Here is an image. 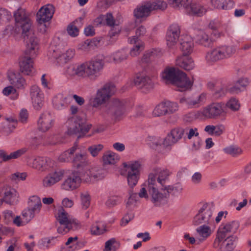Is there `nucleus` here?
I'll return each instance as SVG.
<instances>
[{
  "instance_id": "a19ab883",
  "label": "nucleus",
  "mask_w": 251,
  "mask_h": 251,
  "mask_svg": "<svg viewBox=\"0 0 251 251\" xmlns=\"http://www.w3.org/2000/svg\"><path fill=\"white\" fill-rule=\"evenodd\" d=\"M77 149V145H75L69 150L61 153L58 157L60 162H68L72 160V156L74 154Z\"/></svg>"
},
{
  "instance_id": "9d476101",
  "label": "nucleus",
  "mask_w": 251,
  "mask_h": 251,
  "mask_svg": "<svg viewBox=\"0 0 251 251\" xmlns=\"http://www.w3.org/2000/svg\"><path fill=\"white\" fill-rule=\"evenodd\" d=\"M86 76L95 80L100 75L103 69L104 61L102 56H97L90 61L84 62Z\"/></svg>"
},
{
  "instance_id": "f704fd0d",
  "label": "nucleus",
  "mask_w": 251,
  "mask_h": 251,
  "mask_svg": "<svg viewBox=\"0 0 251 251\" xmlns=\"http://www.w3.org/2000/svg\"><path fill=\"white\" fill-rule=\"evenodd\" d=\"M42 203L40 198L37 196L31 197L28 201V208L34 214L39 213Z\"/></svg>"
},
{
  "instance_id": "c03bdc74",
  "label": "nucleus",
  "mask_w": 251,
  "mask_h": 251,
  "mask_svg": "<svg viewBox=\"0 0 251 251\" xmlns=\"http://www.w3.org/2000/svg\"><path fill=\"white\" fill-rule=\"evenodd\" d=\"M166 114H167V110L165 102H162L157 104L152 112V115L154 117L162 116Z\"/></svg>"
},
{
  "instance_id": "7ed1b4c3",
  "label": "nucleus",
  "mask_w": 251,
  "mask_h": 251,
  "mask_svg": "<svg viewBox=\"0 0 251 251\" xmlns=\"http://www.w3.org/2000/svg\"><path fill=\"white\" fill-rule=\"evenodd\" d=\"M63 44L60 41V37L55 36L50 46L48 55L50 58H53L58 62L64 63L73 58L75 54L73 49L67 50L65 53H62Z\"/></svg>"
},
{
  "instance_id": "13d9d810",
  "label": "nucleus",
  "mask_w": 251,
  "mask_h": 251,
  "mask_svg": "<svg viewBox=\"0 0 251 251\" xmlns=\"http://www.w3.org/2000/svg\"><path fill=\"white\" fill-rule=\"evenodd\" d=\"M12 17L10 11L5 8H0V20L4 22H9L12 19Z\"/></svg>"
},
{
  "instance_id": "49530a36",
  "label": "nucleus",
  "mask_w": 251,
  "mask_h": 251,
  "mask_svg": "<svg viewBox=\"0 0 251 251\" xmlns=\"http://www.w3.org/2000/svg\"><path fill=\"white\" fill-rule=\"evenodd\" d=\"M48 160L46 158L41 157H38L33 159L32 163V167L37 170H41L46 168Z\"/></svg>"
},
{
  "instance_id": "5701e85b",
  "label": "nucleus",
  "mask_w": 251,
  "mask_h": 251,
  "mask_svg": "<svg viewBox=\"0 0 251 251\" xmlns=\"http://www.w3.org/2000/svg\"><path fill=\"white\" fill-rule=\"evenodd\" d=\"M65 171L58 169L49 173L43 180V185L45 187H50L60 181L64 176Z\"/></svg>"
},
{
  "instance_id": "39448f33",
  "label": "nucleus",
  "mask_w": 251,
  "mask_h": 251,
  "mask_svg": "<svg viewBox=\"0 0 251 251\" xmlns=\"http://www.w3.org/2000/svg\"><path fill=\"white\" fill-rule=\"evenodd\" d=\"M67 132L70 135H77L81 138L90 130L91 125H86L85 119L79 116H74L70 118L67 122Z\"/></svg>"
},
{
  "instance_id": "cd10ccee",
  "label": "nucleus",
  "mask_w": 251,
  "mask_h": 251,
  "mask_svg": "<svg viewBox=\"0 0 251 251\" xmlns=\"http://www.w3.org/2000/svg\"><path fill=\"white\" fill-rule=\"evenodd\" d=\"M66 74L70 77H87L84 62L79 65L70 66L66 70Z\"/></svg>"
},
{
  "instance_id": "052dcab7",
  "label": "nucleus",
  "mask_w": 251,
  "mask_h": 251,
  "mask_svg": "<svg viewBox=\"0 0 251 251\" xmlns=\"http://www.w3.org/2000/svg\"><path fill=\"white\" fill-rule=\"evenodd\" d=\"M103 148V146L101 144L94 145L89 147L88 150L93 157H95L98 155Z\"/></svg>"
},
{
  "instance_id": "c85d7f7f",
  "label": "nucleus",
  "mask_w": 251,
  "mask_h": 251,
  "mask_svg": "<svg viewBox=\"0 0 251 251\" xmlns=\"http://www.w3.org/2000/svg\"><path fill=\"white\" fill-rule=\"evenodd\" d=\"M157 177V182L161 187L166 186V183L169 180V177L171 172L167 169H161L160 168H154L153 170Z\"/></svg>"
},
{
  "instance_id": "1a4fd4ad",
  "label": "nucleus",
  "mask_w": 251,
  "mask_h": 251,
  "mask_svg": "<svg viewBox=\"0 0 251 251\" xmlns=\"http://www.w3.org/2000/svg\"><path fill=\"white\" fill-rule=\"evenodd\" d=\"M116 91L115 86L112 83H107L99 89L95 98L90 100L93 107H97L105 103Z\"/></svg>"
},
{
  "instance_id": "c756f323",
  "label": "nucleus",
  "mask_w": 251,
  "mask_h": 251,
  "mask_svg": "<svg viewBox=\"0 0 251 251\" xmlns=\"http://www.w3.org/2000/svg\"><path fill=\"white\" fill-rule=\"evenodd\" d=\"M176 65L186 70L190 71L194 68V62L189 55H181L176 60Z\"/></svg>"
},
{
  "instance_id": "b1692460",
  "label": "nucleus",
  "mask_w": 251,
  "mask_h": 251,
  "mask_svg": "<svg viewBox=\"0 0 251 251\" xmlns=\"http://www.w3.org/2000/svg\"><path fill=\"white\" fill-rule=\"evenodd\" d=\"M180 50L182 52V55H189L194 49L193 38L188 34L182 32L180 38Z\"/></svg>"
},
{
  "instance_id": "69168bd1",
  "label": "nucleus",
  "mask_w": 251,
  "mask_h": 251,
  "mask_svg": "<svg viewBox=\"0 0 251 251\" xmlns=\"http://www.w3.org/2000/svg\"><path fill=\"white\" fill-rule=\"evenodd\" d=\"M130 195L126 203V206H130L135 203L138 201L139 197L136 193H133L132 190L129 191Z\"/></svg>"
},
{
  "instance_id": "f8f14e48",
  "label": "nucleus",
  "mask_w": 251,
  "mask_h": 251,
  "mask_svg": "<svg viewBox=\"0 0 251 251\" xmlns=\"http://www.w3.org/2000/svg\"><path fill=\"white\" fill-rule=\"evenodd\" d=\"M127 173V180L130 188H133L137 183L140 177V170L142 166L139 161H131L128 163L125 162L123 164Z\"/></svg>"
},
{
  "instance_id": "774afa93",
  "label": "nucleus",
  "mask_w": 251,
  "mask_h": 251,
  "mask_svg": "<svg viewBox=\"0 0 251 251\" xmlns=\"http://www.w3.org/2000/svg\"><path fill=\"white\" fill-rule=\"evenodd\" d=\"M228 87L226 85H223L219 90H217L215 92V97L216 98H219L225 96L226 93L228 92Z\"/></svg>"
},
{
  "instance_id": "7c9ffc66",
  "label": "nucleus",
  "mask_w": 251,
  "mask_h": 251,
  "mask_svg": "<svg viewBox=\"0 0 251 251\" xmlns=\"http://www.w3.org/2000/svg\"><path fill=\"white\" fill-rule=\"evenodd\" d=\"M26 151V149L23 148L7 154L4 151L0 150V158L3 161L6 162L12 159L18 158L24 154Z\"/></svg>"
},
{
  "instance_id": "473e14b6",
  "label": "nucleus",
  "mask_w": 251,
  "mask_h": 251,
  "mask_svg": "<svg viewBox=\"0 0 251 251\" xmlns=\"http://www.w3.org/2000/svg\"><path fill=\"white\" fill-rule=\"evenodd\" d=\"M119 32H108L104 37H99L93 39V42L95 45L100 42H105L107 44H112L115 43L118 38Z\"/></svg>"
},
{
  "instance_id": "dca6fc26",
  "label": "nucleus",
  "mask_w": 251,
  "mask_h": 251,
  "mask_svg": "<svg viewBox=\"0 0 251 251\" xmlns=\"http://www.w3.org/2000/svg\"><path fill=\"white\" fill-rule=\"evenodd\" d=\"M36 56L26 54V51H25L23 55L19 57V67L22 73L28 75H34L35 69L33 67V59Z\"/></svg>"
},
{
  "instance_id": "ea45409f",
  "label": "nucleus",
  "mask_w": 251,
  "mask_h": 251,
  "mask_svg": "<svg viewBox=\"0 0 251 251\" xmlns=\"http://www.w3.org/2000/svg\"><path fill=\"white\" fill-rule=\"evenodd\" d=\"M151 12L148 4L137 7L134 11V16L137 18H141L149 16Z\"/></svg>"
},
{
  "instance_id": "2eb2a0df",
  "label": "nucleus",
  "mask_w": 251,
  "mask_h": 251,
  "mask_svg": "<svg viewBox=\"0 0 251 251\" xmlns=\"http://www.w3.org/2000/svg\"><path fill=\"white\" fill-rule=\"evenodd\" d=\"M222 36L221 32H197L194 37V40L196 44L209 48Z\"/></svg>"
},
{
  "instance_id": "6ab92c4d",
  "label": "nucleus",
  "mask_w": 251,
  "mask_h": 251,
  "mask_svg": "<svg viewBox=\"0 0 251 251\" xmlns=\"http://www.w3.org/2000/svg\"><path fill=\"white\" fill-rule=\"evenodd\" d=\"M224 112V104L222 103L215 102L205 107L203 109L202 114L206 118L217 119Z\"/></svg>"
},
{
  "instance_id": "4d7b16f0",
  "label": "nucleus",
  "mask_w": 251,
  "mask_h": 251,
  "mask_svg": "<svg viewBox=\"0 0 251 251\" xmlns=\"http://www.w3.org/2000/svg\"><path fill=\"white\" fill-rule=\"evenodd\" d=\"M82 208L86 209L90 204V197L87 192H82L80 194Z\"/></svg>"
},
{
  "instance_id": "e2e57ef3",
  "label": "nucleus",
  "mask_w": 251,
  "mask_h": 251,
  "mask_svg": "<svg viewBox=\"0 0 251 251\" xmlns=\"http://www.w3.org/2000/svg\"><path fill=\"white\" fill-rule=\"evenodd\" d=\"M75 172H77L79 177L80 178V183L82 180H89V178L91 177V171L90 170L85 169L82 171H75Z\"/></svg>"
},
{
  "instance_id": "c9c22d12",
  "label": "nucleus",
  "mask_w": 251,
  "mask_h": 251,
  "mask_svg": "<svg viewBox=\"0 0 251 251\" xmlns=\"http://www.w3.org/2000/svg\"><path fill=\"white\" fill-rule=\"evenodd\" d=\"M128 56V52L127 50L122 49L113 53L111 57L115 63H120L126 60Z\"/></svg>"
},
{
  "instance_id": "de8ad7c7",
  "label": "nucleus",
  "mask_w": 251,
  "mask_h": 251,
  "mask_svg": "<svg viewBox=\"0 0 251 251\" xmlns=\"http://www.w3.org/2000/svg\"><path fill=\"white\" fill-rule=\"evenodd\" d=\"M206 224H203L202 226H200L196 229L199 235L202 237L203 239H206L211 234V230L210 227Z\"/></svg>"
},
{
  "instance_id": "9b49d317",
  "label": "nucleus",
  "mask_w": 251,
  "mask_h": 251,
  "mask_svg": "<svg viewBox=\"0 0 251 251\" xmlns=\"http://www.w3.org/2000/svg\"><path fill=\"white\" fill-rule=\"evenodd\" d=\"M15 25L22 31H30L33 29V23L26 13L25 10L19 8L13 13Z\"/></svg>"
},
{
  "instance_id": "0e129e2a",
  "label": "nucleus",
  "mask_w": 251,
  "mask_h": 251,
  "mask_svg": "<svg viewBox=\"0 0 251 251\" xmlns=\"http://www.w3.org/2000/svg\"><path fill=\"white\" fill-rule=\"evenodd\" d=\"M157 178L153 174H150L148 178V190L157 188Z\"/></svg>"
},
{
  "instance_id": "3c124183",
  "label": "nucleus",
  "mask_w": 251,
  "mask_h": 251,
  "mask_svg": "<svg viewBox=\"0 0 251 251\" xmlns=\"http://www.w3.org/2000/svg\"><path fill=\"white\" fill-rule=\"evenodd\" d=\"M226 106L232 111L236 112L240 109L241 105L238 99L232 97L227 101Z\"/></svg>"
},
{
  "instance_id": "f03ea898",
  "label": "nucleus",
  "mask_w": 251,
  "mask_h": 251,
  "mask_svg": "<svg viewBox=\"0 0 251 251\" xmlns=\"http://www.w3.org/2000/svg\"><path fill=\"white\" fill-rule=\"evenodd\" d=\"M181 127L172 129L165 138L154 137L150 143V146L158 152H162L168 147L176 143L182 136Z\"/></svg>"
},
{
  "instance_id": "a878e982",
  "label": "nucleus",
  "mask_w": 251,
  "mask_h": 251,
  "mask_svg": "<svg viewBox=\"0 0 251 251\" xmlns=\"http://www.w3.org/2000/svg\"><path fill=\"white\" fill-rule=\"evenodd\" d=\"M0 195L3 197L4 202L9 205H14L18 201L16 191L11 187H3L1 190Z\"/></svg>"
},
{
  "instance_id": "864d4df0",
  "label": "nucleus",
  "mask_w": 251,
  "mask_h": 251,
  "mask_svg": "<svg viewBox=\"0 0 251 251\" xmlns=\"http://www.w3.org/2000/svg\"><path fill=\"white\" fill-rule=\"evenodd\" d=\"M55 239L54 237L43 238L39 241L38 246L41 249H48L50 245L53 244L52 241Z\"/></svg>"
},
{
  "instance_id": "2f4dec72",
  "label": "nucleus",
  "mask_w": 251,
  "mask_h": 251,
  "mask_svg": "<svg viewBox=\"0 0 251 251\" xmlns=\"http://www.w3.org/2000/svg\"><path fill=\"white\" fill-rule=\"evenodd\" d=\"M71 99L70 96L64 97L62 95H59L53 98V103L56 108L61 109L68 106Z\"/></svg>"
},
{
  "instance_id": "58836bf2",
  "label": "nucleus",
  "mask_w": 251,
  "mask_h": 251,
  "mask_svg": "<svg viewBox=\"0 0 251 251\" xmlns=\"http://www.w3.org/2000/svg\"><path fill=\"white\" fill-rule=\"evenodd\" d=\"M161 190L165 191L166 193H168L169 198L170 194L175 195L176 193H180L182 187L180 184L176 183L173 185H166L164 187H161Z\"/></svg>"
},
{
  "instance_id": "4c0bfd02",
  "label": "nucleus",
  "mask_w": 251,
  "mask_h": 251,
  "mask_svg": "<svg viewBox=\"0 0 251 251\" xmlns=\"http://www.w3.org/2000/svg\"><path fill=\"white\" fill-rule=\"evenodd\" d=\"M180 32H167L166 39L167 45L169 48H173L177 42L180 41Z\"/></svg>"
},
{
  "instance_id": "79ce46f5",
  "label": "nucleus",
  "mask_w": 251,
  "mask_h": 251,
  "mask_svg": "<svg viewBox=\"0 0 251 251\" xmlns=\"http://www.w3.org/2000/svg\"><path fill=\"white\" fill-rule=\"evenodd\" d=\"M16 123L13 120L10 121L8 120L5 121L1 124L0 129L1 132L5 135H8L11 133L15 128Z\"/></svg>"
},
{
  "instance_id": "37998d69",
  "label": "nucleus",
  "mask_w": 251,
  "mask_h": 251,
  "mask_svg": "<svg viewBox=\"0 0 251 251\" xmlns=\"http://www.w3.org/2000/svg\"><path fill=\"white\" fill-rule=\"evenodd\" d=\"M190 8L192 14L198 17L203 16L206 12V9L203 6L198 3H191Z\"/></svg>"
},
{
  "instance_id": "680f3d73",
  "label": "nucleus",
  "mask_w": 251,
  "mask_h": 251,
  "mask_svg": "<svg viewBox=\"0 0 251 251\" xmlns=\"http://www.w3.org/2000/svg\"><path fill=\"white\" fill-rule=\"evenodd\" d=\"M2 93L3 95L5 96L12 95V96H11V98L12 99H17L18 96L16 89H14L12 86H8L5 87L2 91Z\"/></svg>"
},
{
  "instance_id": "393cba45",
  "label": "nucleus",
  "mask_w": 251,
  "mask_h": 251,
  "mask_svg": "<svg viewBox=\"0 0 251 251\" xmlns=\"http://www.w3.org/2000/svg\"><path fill=\"white\" fill-rule=\"evenodd\" d=\"M80 178L77 172H72L62 184V189L67 191L73 190L78 188L80 184Z\"/></svg>"
},
{
  "instance_id": "0eeeda50",
  "label": "nucleus",
  "mask_w": 251,
  "mask_h": 251,
  "mask_svg": "<svg viewBox=\"0 0 251 251\" xmlns=\"http://www.w3.org/2000/svg\"><path fill=\"white\" fill-rule=\"evenodd\" d=\"M236 52L233 46H219L208 52L206 58L209 62H215L231 57Z\"/></svg>"
},
{
  "instance_id": "f3484780",
  "label": "nucleus",
  "mask_w": 251,
  "mask_h": 251,
  "mask_svg": "<svg viewBox=\"0 0 251 251\" xmlns=\"http://www.w3.org/2000/svg\"><path fill=\"white\" fill-rule=\"evenodd\" d=\"M23 39L26 44V54L36 56L38 50V39L35 32H22Z\"/></svg>"
},
{
  "instance_id": "20e7f679",
  "label": "nucleus",
  "mask_w": 251,
  "mask_h": 251,
  "mask_svg": "<svg viewBox=\"0 0 251 251\" xmlns=\"http://www.w3.org/2000/svg\"><path fill=\"white\" fill-rule=\"evenodd\" d=\"M57 220L60 224L57 232L60 234L64 235L71 230H75L80 227V223L75 219L71 218L63 208L58 210Z\"/></svg>"
},
{
  "instance_id": "423d86ee",
  "label": "nucleus",
  "mask_w": 251,
  "mask_h": 251,
  "mask_svg": "<svg viewBox=\"0 0 251 251\" xmlns=\"http://www.w3.org/2000/svg\"><path fill=\"white\" fill-rule=\"evenodd\" d=\"M126 112V102L117 98L112 99L106 105L104 115L114 120L120 119Z\"/></svg>"
},
{
  "instance_id": "338daca9",
  "label": "nucleus",
  "mask_w": 251,
  "mask_h": 251,
  "mask_svg": "<svg viewBox=\"0 0 251 251\" xmlns=\"http://www.w3.org/2000/svg\"><path fill=\"white\" fill-rule=\"evenodd\" d=\"M116 243L117 241L115 238H111L108 240L105 243L104 251H115L116 249L114 245Z\"/></svg>"
},
{
  "instance_id": "aec40b11",
  "label": "nucleus",
  "mask_w": 251,
  "mask_h": 251,
  "mask_svg": "<svg viewBox=\"0 0 251 251\" xmlns=\"http://www.w3.org/2000/svg\"><path fill=\"white\" fill-rule=\"evenodd\" d=\"M206 100V94L201 93L200 95L194 94L190 96L185 97L180 99L179 102L186 105L190 108H197L204 103Z\"/></svg>"
},
{
  "instance_id": "e433bc0d",
  "label": "nucleus",
  "mask_w": 251,
  "mask_h": 251,
  "mask_svg": "<svg viewBox=\"0 0 251 251\" xmlns=\"http://www.w3.org/2000/svg\"><path fill=\"white\" fill-rule=\"evenodd\" d=\"M74 165L77 168L86 166L88 160L86 153H77L73 159Z\"/></svg>"
},
{
  "instance_id": "bb28decb",
  "label": "nucleus",
  "mask_w": 251,
  "mask_h": 251,
  "mask_svg": "<svg viewBox=\"0 0 251 251\" xmlns=\"http://www.w3.org/2000/svg\"><path fill=\"white\" fill-rule=\"evenodd\" d=\"M53 124V119L50 113H42L38 121V129L46 132L50 128Z\"/></svg>"
},
{
  "instance_id": "a211bd4d",
  "label": "nucleus",
  "mask_w": 251,
  "mask_h": 251,
  "mask_svg": "<svg viewBox=\"0 0 251 251\" xmlns=\"http://www.w3.org/2000/svg\"><path fill=\"white\" fill-rule=\"evenodd\" d=\"M150 201L154 206L160 207L167 203L168 194L165 191H159L158 188L149 190Z\"/></svg>"
},
{
  "instance_id": "72a5a7b5",
  "label": "nucleus",
  "mask_w": 251,
  "mask_h": 251,
  "mask_svg": "<svg viewBox=\"0 0 251 251\" xmlns=\"http://www.w3.org/2000/svg\"><path fill=\"white\" fill-rule=\"evenodd\" d=\"M236 239L235 236H229L226 239L223 240L218 248L220 247L221 251H232L234 249V242Z\"/></svg>"
},
{
  "instance_id": "bf43d9fd",
  "label": "nucleus",
  "mask_w": 251,
  "mask_h": 251,
  "mask_svg": "<svg viewBox=\"0 0 251 251\" xmlns=\"http://www.w3.org/2000/svg\"><path fill=\"white\" fill-rule=\"evenodd\" d=\"M164 102L167 110V114L174 113L178 110V106L177 103L170 101Z\"/></svg>"
},
{
  "instance_id": "6e6552de",
  "label": "nucleus",
  "mask_w": 251,
  "mask_h": 251,
  "mask_svg": "<svg viewBox=\"0 0 251 251\" xmlns=\"http://www.w3.org/2000/svg\"><path fill=\"white\" fill-rule=\"evenodd\" d=\"M54 7L52 5L42 6L36 14V22L39 30L46 31L50 30V21L54 14Z\"/></svg>"
},
{
  "instance_id": "09e8293b",
  "label": "nucleus",
  "mask_w": 251,
  "mask_h": 251,
  "mask_svg": "<svg viewBox=\"0 0 251 251\" xmlns=\"http://www.w3.org/2000/svg\"><path fill=\"white\" fill-rule=\"evenodd\" d=\"M118 159V156L113 152H107L103 156V161L105 164H114Z\"/></svg>"
},
{
  "instance_id": "412c9836",
  "label": "nucleus",
  "mask_w": 251,
  "mask_h": 251,
  "mask_svg": "<svg viewBox=\"0 0 251 251\" xmlns=\"http://www.w3.org/2000/svg\"><path fill=\"white\" fill-rule=\"evenodd\" d=\"M135 85L142 92L147 93L153 88V83L148 76L138 74L134 80Z\"/></svg>"
},
{
  "instance_id": "8fccbe9b",
  "label": "nucleus",
  "mask_w": 251,
  "mask_h": 251,
  "mask_svg": "<svg viewBox=\"0 0 251 251\" xmlns=\"http://www.w3.org/2000/svg\"><path fill=\"white\" fill-rule=\"evenodd\" d=\"M225 153L236 157L242 153L243 151L237 146L231 145L224 149Z\"/></svg>"
},
{
  "instance_id": "4be33fe9",
  "label": "nucleus",
  "mask_w": 251,
  "mask_h": 251,
  "mask_svg": "<svg viewBox=\"0 0 251 251\" xmlns=\"http://www.w3.org/2000/svg\"><path fill=\"white\" fill-rule=\"evenodd\" d=\"M143 35L140 32H136V35L128 38V41L130 44H134L131 48L129 54L132 57H136L139 55L144 50L145 44L141 40V37Z\"/></svg>"
},
{
  "instance_id": "4468645a",
  "label": "nucleus",
  "mask_w": 251,
  "mask_h": 251,
  "mask_svg": "<svg viewBox=\"0 0 251 251\" xmlns=\"http://www.w3.org/2000/svg\"><path fill=\"white\" fill-rule=\"evenodd\" d=\"M239 227V224L236 221L222 223L218 229L213 247L215 248H218L220 243L226 237V234L229 232H235Z\"/></svg>"
},
{
  "instance_id": "6e6d98bb",
  "label": "nucleus",
  "mask_w": 251,
  "mask_h": 251,
  "mask_svg": "<svg viewBox=\"0 0 251 251\" xmlns=\"http://www.w3.org/2000/svg\"><path fill=\"white\" fill-rule=\"evenodd\" d=\"M34 215L35 214L29 208L25 209L22 212L21 217L23 219V223L26 225L34 217Z\"/></svg>"
},
{
  "instance_id": "5fc2aeb1",
  "label": "nucleus",
  "mask_w": 251,
  "mask_h": 251,
  "mask_svg": "<svg viewBox=\"0 0 251 251\" xmlns=\"http://www.w3.org/2000/svg\"><path fill=\"white\" fill-rule=\"evenodd\" d=\"M30 96L32 100L44 97V94L38 86L33 85L30 88Z\"/></svg>"
},
{
  "instance_id": "603ef678",
  "label": "nucleus",
  "mask_w": 251,
  "mask_h": 251,
  "mask_svg": "<svg viewBox=\"0 0 251 251\" xmlns=\"http://www.w3.org/2000/svg\"><path fill=\"white\" fill-rule=\"evenodd\" d=\"M150 7L151 11L154 10H163L165 9L167 7V3L160 0H156L152 3H148Z\"/></svg>"
},
{
  "instance_id": "ddd939ff",
  "label": "nucleus",
  "mask_w": 251,
  "mask_h": 251,
  "mask_svg": "<svg viewBox=\"0 0 251 251\" xmlns=\"http://www.w3.org/2000/svg\"><path fill=\"white\" fill-rule=\"evenodd\" d=\"M213 209L207 203L204 204L199 209L197 214L194 217L193 224L198 226L201 224H211L214 222L212 217Z\"/></svg>"
},
{
  "instance_id": "a18cd8bd",
  "label": "nucleus",
  "mask_w": 251,
  "mask_h": 251,
  "mask_svg": "<svg viewBox=\"0 0 251 251\" xmlns=\"http://www.w3.org/2000/svg\"><path fill=\"white\" fill-rule=\"evenodd\" d=\"M83 25V18H79L68 25L67 31H79Z\"/></svg>"
},
{
  "instance_id": "f257e3e1",
  "label": "nucleus",
  "mask_w": 251,
  "mask_h": 251,
  "mask_svg": "<svg viewBox=\"0 0 251 251\" xmlns=\"http://www.w3.org/2000/svg\"><path fill=\"white\" fill-rule=\"evenodd\" d=\"M161 77L166 83L175 84L179 91H184L191 88L192 83L185 73L174 67H166L162 73Z\"/></svg>"
}]
</instances>
